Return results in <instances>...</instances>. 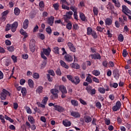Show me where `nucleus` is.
I'll list each match as a JSON object with an SVG mask.
<instances>
[{"mask_svg": "<svg viewBox=\"0 0 131 131\" xmlns=\"http://www.w3.org/2000/svg\"><path fill=\"white\" fill-rule=\"evenodd\" d=\"M67 77L70 81H71L74 84H78L80 82V79L78 76H75L74 78L71 75H68Z\"/></svg>", "mask_w": 131, "mask_h": 131, "instance_id": "nucleus-1", "label": "nucleus"}, {"mask_svg": "<svg viewBox=\"0 0 131 131\" xmlns=\"http://www.w3.org/2000/svg\"><path fill=\"white\" fill-rule=\"evenodd\" d=\"M58 85L55 86V89H51L50 92L52 94V99H58V94H59V90H58Z\"/></svg>", "mask_w": 131, "mask_h": 131, "instance_id": "nucleus-2", "label": "nucleus"}, {"mask_svg": "<svg viewBox=\"0 0 131 131\" xmlns=\"http://www.w3.org/2000/svg\"><path fill=\"white\" fill-rule=\"evenodd\" d=\"M0 95L1 96V100H3V101H5V100L7 99V96H9V97H10V96H11V93H10L9 91L3 89L2 93Z\"/></svg>", "mask_w": 131, "mask_h": 131, "instance_id": "nucleus-3", "label": "nucleus"}, {"mask_svg": "<svg viewBox=\"0 0 131 131\" xmlns=\"http://www.w3.org/2000/svg\"><path fill=\"white\" fill-rule=\"evenodd\" d=\"M122 11L124 13V14H125L127 16H128V14H129V15H131V11L128 9V8H127V7H126V6L123 5L122 6Z\"/></svg>", "mask_w": 131, "mask_h": 131, "instance_id": "nucleus-4", "label": "nucleus"}, {"mask_svg": "<svg viewBox=\"0 0 131 131\" xmlns=\"http://www.w3.org/2000/svg\"><path fill=\"white\" fill-rule=\"evenodd\" d=\"M30 49L32 53L35 51V41L34 39H31L30 41Z\"/></svg>", "mask_w": 131, "mask_h": 131, "instance_id": "nucleus-5", "label": "nucleus"}, {"mask_svg": "<svg viewBox=\"0 0 131 131\" xmlns=\"http://www.w3.org/2000/svg\"><path fill=\"white\" fill-rule=\"evenodd\" d=\"M120 107H121V102H120L119 101H118L116 102V105L113 106V111H117L118 110H119V109H120Z\"/></svg>", "mask_w": 131, "mask_h": 131, "instance_id": "nucleus-6", "label": "nucleus"}, {"mask_svg": "<svg viewBox=\"0 0 131 131\" xmlns=\"http://www.w3.org/2000/svg\"><path fill=\"white\" fill-rule=\"evenodd\" d=\"M67 45L71 52H73V53L76 52V48H75V47H74V45L71 42H68Z\"/></svg>", "mask_w": 131, "mask_h": 131, "instance_id": "nucleus-7", "label": "nucleus"}, {"mask_svg": "<svg viewBox=\"0 0 131 131\" xmlns=\"http://www.w3.org/2000/svg\"><path fill=\"white\" fill-rule=\"evenodd\" d=\"M73 15V12L72 11H69L67 12L66 14V17L64 18V21L66 22H68V19H71L72 16Z\"/></svg>", "mask_w": 131, "mask_h": 131, "instance_id": "nucleus-8", "label": "nucleus"}, {"mask_svg": "<svg viewBox=\"0 0 131 131\" xmlns=\"http://www.w3.org/2000/svg\"><path fill=\"white\" fill-rule=\"evenodd\" d=\"M10 27L11 28V31L15 32V31L17 30V27H18V22L15 21L13 23V24L10 26Z\"/></svg>", "mask_w": 131, "mask_h": 131, "instance_id": "nucleus-9", "label": "nucleus"}, {"mask_svg": "<svg viewBox=\"0 0 131 131\" xmlns=\"http://www.w3.org/2000/svg\"><path fill=\"white\" fill-rule=\"evenodd\" d=\"M71 115H72V116L75 118H80V116H81L79 112L74 111H73L71 113Z\"/></svg>", "mask_w": 131, "mask_h": 131, "instance_id": "nucleus-10", "label": "nucleus"}, {"mask_svg": "<svg viewBox=\"0 0 131 131\" xmlns=\"http://www.w3.org/2000/svg\"><path fill=\"white\" fill-rule=\"evenodd\" d=\"M59 89V91L61 92L62 94H67V89H66V87L63 85H60V86H58Z\"/></svg>", "mask_w": 131, "mask_h": 131, "instance_id": "nucleus-11", "label": "nucleus"}, {"mask_svg": "<svg viewBox=\"0 0 131 131\" xmlns=\"http://www.w3.org/2000/svg\"><path fill=\"white\" fill-rule=\"evenodd\" d=\"M47 22L50 26H53V24H54V16H50L49 17H48L47 18Z\"/></svg>", "mask_w": 131, "mask_h": 131, "instance_id": "nucleus-12", "label": "nucleus"}, {"mask_svg": "<svg viewBox=\"0 0 131 131\" xmlns=\"http://www.w3.org/2000/svg\"><path fill=\"white\" fill-rule=\"evenodd\" d=\"M92 120V117L90 116H85L83 117V121L84 122H86V123H90Z\"/></svg>", "mask_w": 131, "mask_h": 131, "instance_id": "nucleus-13", "label": "nucleus"}, {"mask_svg": "<svg viewBox=\"0 0 131 131\" xmlns=\"http://www.w3.org/2000/svg\"><path fill=\"white\" fill-rule=\"evenodd\" d=\"M64 59L67 62H72L73 61V57L69 54H67L64 56Z\"/></svg>", "mask_w": 131, "mask_h": 131, "instance_id": "nucleus-14", "label": "nucleus"}, {"mask_svg": "<svg viewBox=\"0 0 131 131\" xmlns=\"http://www.w3.org/2000/svg\"><path fill=\"white\" fill-rule=\"evenodd\" d=\"M90 57L92 58V59L100 60L101 59V55L99 54H91Z\"/></svg>", "mask_w": 131, "mask_h": 131, "instance_id": "nucleus-15", "label": "nucleus"}, {"mask_svg": "<svg viewBox=\"0 0 131 131\" xmlns=\"http://www.w3.org/2000/svg\"><path fill=\"white\" fill-rule=\"evenodd\" d=\"M51 50L50 48H48V49H43V54H45L46 56H49L50 54H51Z\"/></svg>", "mask_w": 131, "mask_h": 131, "instance_id": "nucleus-16", "label": "nucleus"}, {"mask_svg": "<svg viewBox=\"0 0 131 131\" xmlns=\"http://www.w3.org/2000/svg\"><path fill=\"white\" fill-rule=\"evenodd\" d=\"M54 108H55V110H56V111H58V112H63V111H64V108L60 105H54Z\"/></svg>", "mask_w": 131, "mask_h": 131, "instance_id": "nucleus-17", "label": "nucleus"}, {"mask_svg": "<svg viewBox=\"0 0 131 131\" xmlns=\"http://www.w3.org/2000/svg\"><path fill=\"white\" fill-rule=\"evenodd\" d=\"M20 34L24 36V39L27 38L28 37V34L25 32L23 29H21L19 31Z\"/></svg>", "mask_w": 131, "mask_h": 131, "instance_id": "nucleus-18", "label": "nucleus"}, {"mask_svg": "<svg viewBox=\"0 0 131 131\" xmlns=\"http://www.w3.org/2000/svg\"><path fill=\"white\" fill-rule=\"evenodd\" d=\"M79 16L82 21H83L84 22H86V21H87L86 17L85 16V15H84V14L83 13L80 12Z\"/></svg>", "mask_w": 131, "mask_h": 131, "instance_id": "nucleus-19", "label": "nucleus"}, {"mask_svg": "<svg viewBox=\"0 0 131 131\" xmlns=\"http://www.w3.org/2000/svg\"><path fill=\"white\" fill-rule=\"evenodd\" d=\"M28 24H29V21L28 19H25L23 23V28L24 29H27L28 27Z\"/></svg>", "mask_w": 131, "mask_h": 131, "instance_id": "nucleus-20", "label": "nucleus"}, {"mask_svg": "<svg viewBox=\"0 0 131 131\" xmlns=\"http://www.w3.org/2000/svg\"><path fill=\"white\" fill-rule=\"evenodd\" d=\"M28 119L31 124H34V123H35V120H34V118H33V117L32 116H28Z\"/></svg>", "mask_w": 131, "mask_h": 131, "instance_id": "nucleus-21", "label": "nucleus"}, {"mask_svg": "<svg viewBox=\"0 0 131 131\" xmlns=\"http://www.w3.org/2000/svg\"><path fill=\"white\" fill-rule=\"evenodd\" d=\"M28 84L31 88V89H33L34 82H33V80L31 79H29L28 81Z\"/></svg>", "mask_w": 131, "mask_h": 131, "instance_id": "nucleus-22", "label": "nucleus"}, {"mask_svg": "<svg viewBox=\"0 0 131 131\" xmlns=\"http://www.w3.org/2000/svg\"><path fill=\"white\" fill-rule=\"evenodd\" d=\"M59 63L61 66H62V67H64L66 69H68L69 68V66H68L64 61L60 60Z\"/></svg>", "mask_w": 131, "mask_h": 131, "instance_id": "nucleus-23", "label": "nucleus"}, {"mask_svg": "<svg viewBox=\"0 0 131 131\" xmlns=\"http://www.w3.org/2000/svg\"><path fill=\"white\" fill-rule=\"evenodd\" d=\"M92 77H93L92 76V75L89 74L88 76L86 77V81H87V82H89V83H92V82H93V80H92Z\"/></svg>", "mask_w": 131, "mask_h": 131, "instance_id": "nucleus-24", "label": "nucleus"}, {"mask_svg": "<svg viewBox=\"0 0 131 131\" xmlns=\"http://www.w3.org/2000/svg\"><path fill=\"white\" fill-rule=\"evenodd\" d=\"M70 66L72 68H74V69H79L80 67L79 65L76 63H73L70 64Z\"/></svg>", "mask_w": 131, "mask_h": 131, "instance_id": "nucleus-25", "label": "nucleus"}, {"mask_svg": "<svg viewBox=\"0 0 131 131\" xmlns=\"http://www.w3.org/2000/svg\"><path fill=\"white\" fill-rule=\"evenodd\" d=\"M62 123L64 126L67 127L70 126L71 125V122L68 120L63 121Z\"/></svg>", "mask_w": 131, "mask_h": 131, "instance_id": "nucleus-26", "label": "nucleus"}, {"mask_svg": "<svg viewBox=\"0 0 131 131\" xmlns=\"http://www.w3.org/2000/svg\"><path fill=\"white\" fill-rule=\"evenodd\" d=\"M105 24L110 26L112 24V19L110 18H107L105 20Z\"/></svg>", "mask_w": 131, "mask_h": 131, "instance_id": "nucleus-27", "label": "nucleus"}, {"mask_svg": "<svg viewBox=\"0 0 131 131\" xmlns=\"http://www.w3.org/2000/svg\"><path fill=\"white\" fill-rule=\"evenodd\" d=\"M92 74L93 75H95V76H99L101 74V73L100 71L97 70H94V71H92Z\"/></svg>", "mask_w": 131, "mask_h": 131, "instance_id": "nucleus-28", "label": "nucleus"}, {"mask_svg": "<svg viewBox=\"0 0 131 131\" xmlns=\"http://www.w3.org/2000/svg\"><path fill=\"white\" fill-rule=\"evenodd\" d=\"M98 91L100 94H105L106 93V90H105V88L99 87L98 89Z\"/></svg>", "mask_w": 131, "mask_h": 131, "instance_id": "nucleus-29", "label": "nucleus"}, {"mask_svg": "<svg viewBox=\"0 0 131 131\" xmlns=\"http://www.w3.org/2000/svg\"><path fill=\"white\" fill-rule=\"evenodd\" d=\"M87 35H92V33L94 31H93V29L91 27L87 28Z\"/></svg>", "mask_w": 131, "mask_h": 131, "instance_id": "nucleus-30", "label": "nucleus"}, {"mask_svg": "<svg viewBox=\"0 0 131 131\" xmlns=\"http://www.w3.org/2000/svg\"><path fill=\"white\" fill-rule=\"evenodd\" d=\"M42 90H43V88H42V86H39L37 88L36 92L38 94H40V93H42Z\"/></svg>", "mask_w": 131, "mask_h": 131, "instance_id": "nucleus-31", "label": "nucleus"}, {"mask_svg": "<svg viewBox=\"0 0 131 131\" xmlns=\"http://www.w3.org/2000/svg\"><path fill=\"white\" fill-rule=\"evenodd\" d=\"M113 3H114V4H115V5L116 7H117V8H120V6H121V5L120 4V3H119V2L117 1L116 0H112Z\"/></svg>", "mask_w": 131, "mask_h": 131, "instance_id": "nucleus-32", "label": "nucleus"}, {"mask_svg": "<svg viewBox=\"0 0 131 131\" xmlns=\"http://www.w3.org/2000/svg\"><path fill=\"white\" fill-rule=\"evenodd\" d=\"M21 93L24 97H25L27 94V90L25 88H23Z\"/></svg>", "mask_w": 131, "mask_h": 131, "instance_id": "nucleus-33", "label": "nucleus"}, {"mask_svg": "<svg viewBox=\"0 0 131 131\" xmlns=\"http://www.w3.org/2000/svg\"><path fill=\"white\" fill-rule=\"evenodd\" d=\"M71 102L73 106H78V101H77V100L72 99L71 100Z\"/></svg>", "mask_w": 131, "mask_h": 131, "instance_id": "nucleus-34", "label": "nucleus"}, {"mask_svg": "<svg viewBox=\"0 0 131 131\" xmlns=\"http://www.w3.org/2000/svg\"><path fill=\"white\" fill-rule=\"evenodd\" d=\"M66 27L68 30H71L72 29V23L71 21H69L66 26Z\"/></svg>", "mask_w": 131, "mask_h": 131, "instance_id": "nucleus-35", "label": "nucleus"}, {"mask_svg": "<svg viewBox=\"0 0 131 131\" xmlns=\"http://www.w3.org/2000/svg\"><path fill=\"white\" fill-rule=\"evenodd\" d=\"M53 7L54 9V10H55V11H58V10H59V3H55L53 4Z\"/></svg>", "mask_w": 131, "mask_h": 131, "instance_id": "nucleus-36", "label": "nucleus"}, {"mask_svg": "<svg viewBox=\"0 0 131 131\" xmlns=\"http://www.w3.org/2000/svg\"><path fill=\"white\" fill-rule=\"evenodd\" d=\"M93 12L94 15H96V16H98V14H99V9H98L96 7L93 8Z\"/></svg>", "mask_w": 131, "mask_h": 131, "instance_id": "nucleus-37", "label": "nucleus"}, {"mask_svg": "<svg viewBox=\"0 0 131 131\" xmlns=\"http://www.w3.org/2000/svg\"><path fill=\"white\" fill-rule=\"evenodd\" d=\"M118 39L119 41H121V42L123 41V40L124 39V38L123 37V35L121 34L119 35V36L118 37Z\"/></svg>", "mask_w": 131, "mask_h": 131, "instance_id": "nucleus-38", "label": "nucleus"}, {"mask_svg": "<svg viewBox=\"0 0 131 131\" xmlns=\"http://www.w3.org/2000/svg\"><path fill=\"white\" fill-rule=\"evenodd\" d=\"M14 14L16 16H18V15H19V14H20V9H19V8L16 7L14 9Z\"/></svg>", "mask_w": 131, "mask_h": 131, "instance_id": "nucleus-39", "label": "nucleus"}, {"mask_svg": "<svg viewBox=\"0 0 131 131\" xmlns=\"http://www.w3.org/2000/svg\"><path fill=\"white\" fill-rule=\"evenodd\" d=\"M11 59L12 60H13V61L14 62V63H17V61L18 60V58L17 57V56L15 55H12Z\"/></svg>", "mask_w": 131, "mask_h": 131, "instance_id": "nucleus-40", "label": "nucleus"}, {"mask_svg": "<svg viewBox=\"0 0 131 131\" xmlns=\"http://www.w3.org/2000/svg\"><path fill=\"white\" fill-rule=\"evenodd\" d=\"M59 49L58 47H54L53 48V52L55 53V54H57L59 55L60 53H59Z\"/></svg>", "mask_w": 131, "mask_h": 131, "instance_id": "nucleus-41", "label": "nucleus"}, {"mask_svg": "<svg viewBox=\"0 0 131 131\" xmlns=\"http://www.w3.org/2000/svg\"><path fill=\"white\" fill-rule=\"evenodd\" d=\"M91 35L93 36V38H98V35H97V33L95 31L92 32Z\"/></svg>", "mask_w": 131, "mask_h": 131, "instance_id": "nucleus-42", "label": "nucleus"}, {"mask_svg": "<svg viewBox=\"0 0 131 131\" xmlns=\"http://www.w3.org/2000/svg\"><path fill=\"white\" fill-rule=\"evenodd\" d=\"M33 77L35 79H38L39 78V74L37 73H35L33 74Z\"/></svg>", "mask_w": 131, "mask_h": 131, "instance_id": "nucleus-43", "label": "nucleus"}, {"mask_svg": "<svg viewBox=\"0 0 131 131\" xmlns=\"http://www.w3.org/2000/svg\"><path fill=\"white\" fill-rule=\"evenodd\" d=\"M9 13H10V10H6L2 13V16H4L6 17L7 15H8Z\"/></svg>", "mask_w": 131, "mask_h": 131, "instance_id": "nucleus-44", "label": "nucleus"}, {"mask_svg": "<svg viewBox=\"0 0 131 131\" xmlns=\"http://www.w3.org/2000/svg\"><path fill=\"white\" fill-rule=\"evenodd\" d=\"M110 85L111 88H114L115 89H116L117 86H118V84L117 83H114L113 84L110 83Z\"/></svg>", "mask_w": 131, "mask_h": 131, "instance_id": "nucleus-45", "label": "nucleus"}, {"mask_svg": "<svg viewBox=\"0 0 131 131\" xmlns=\"http://www.w3.org/2000/svg\"><path fill=\"white\" fill-rule=\"evenodd\" d=\"M71 10L74 12V13H77V8L74 6H71L70 7Z\"/></svg>", "mask_w": 131, "mask_h": 131, "instance_id": "nucleus-46", "label": "nucleus"}, {"mask_svg": "<svg viewBox=\"0 0 131 131\" xmlns=\"http://www.w3.org/2000/svg\"><path fill=\"white\" fill-rule=\"evenodd\" d=\"M60 3L61 5H67V6H69V3L66 0H61Z\"/></svg>", "mask_w": 131, "mask_h": 131, "instance_id": "nucleus-47", "label": "nucleus"}, {"mask_svg": "<svg viewBox=\"0 0 131 131\" xmlns=\"http://www.w3.org/2000/svg\"><path fill=\"white\" fill-rule=\"evenodd\" d=\"M46 32H48L49 34H52V28H51V27H48L46 28Z\"/></svg>", "mask_w": 131, "mask_h": 131, "instance_id": "nucleus-48", "label": "nucleus"}, {"mask_svg": "<svg viewBox=\"0 0 131 131\" xmlns=\"http://www.w3.org/2000/svg\"><path fill=\"white\" fill-rule=\"evenodd\" d=\"M40 120H41L42 122H44V123H46V122H47V119H46V117L45 116H41L40 118Z\"/></svg>", "mask_w": 131, "mask_h": 131, "instance_id": "nucleus-49", "label": "nucleus"}, {"mask_svg": "<svg viewBox=\"0 0 131 131\" xmlns=\"http://www.w3.org/2000/svg\"><path fill=\"white\" fill-rule=\"evenodd\" d=\"M48 73H49V75H51L52 76H55V72L53 71V70H50L48 71Z\"/></svg>", "mask_w": 131, "mask_h": 131, "instance_id": "nucleus-50", "label": "nucleus"}, {"mask_svg": "<svg viewBox=\"0 0 131 131\" xmlns=\"http://www.w3.org/2000/svg\"><path fill=\"white\" fill-rule=\"evenodd\" d=\"M26 110L27 113L28 114H31V113H32V112L31 111V109H30V107L27 106L26 107Z\"/></svg>", "mask_w": 131, "mask_h": 131, "instance_id": "nucleus-51", "label": "nucleus"}, {"mask_svg": "<svg viewBox=\"0 0 131 131\" xmlns=\"http://www.w3.org/2000/svg\"><path fill=\"white\" fill-rule=\"evenodd\" d=\"M7 50L9 51V52H13V51L15 50V48L13 46H10L7 47Z\"/></svg>", "mask_w": 131, "mask_h": 131, "instance_id": "nucleus-52", "label": "nucleus"}, {"mask_svg": "<svg viewBox=\"0 0 131 131\" xmlns=\"http://www.w3.org/2000/svg\"><path fill=\"white\" fill-rule=\"evenodd\" d=\"M38 37L40 39L43 40L45 39V35L41 33H39L38 35Z\"/></svg>", "mask_w": 131, "mask_h": 131, "instance_id": "nucleus-53", "label": "nucleus"}, {"mask_svg": "<svg viewBox=\"0 0 131 131\" xmlns=\"http://www.w3.org/2000/svg\"><path fill=\"white\" fill-rule=\"evenodd\" d=\"M93 81H94V82H96V83H100V80L96 77L93 78Z\"/></svg>", "mask_w": 131, "mask_h": 131, "instance_id": "nucleus-54", "label": "nucleus"}, {"mask_svg": "<svg viewBox=\"0 0 131 131\" xmlns=\"http://www.w3.org/2000/svg\"><path fill=\"white\" fill-rule=\"evenodd\" d=\"M79 7H80V8H82L83 7H85V4H84V1L80 2Z\"/></svg>", "mask_w": 131, "mask_h": 131, "instance_id": "nucleus-55", "label": "nucleus"}, {"mask_svg": "<svg viewBox=\"0 0 131 131\" xmlns=\"http://www.w3.org/2000/svg\"><path fill=\"white\" fill-rule=\"evenodd\" d=\"M96 106L98 109H101V108L102 107V104H101V103L100 102H96Z\"/></svg>", "mask_w": 131, "mask_h": 131, "instance_id": "nucleus-56", "label": "nucleus"}, {"mask_svg": "<svg viewBox=\"0 0 131 131\" xmlns=\"http://www.w3.org/2000/svg\"><path fill=\"white\" fill-rule=\"evenodd\" d=\"M79 101H80V102L81 103V104H82V105H87L88 104L86 102H85V101L83 100L81 98H80Z\"/></svg>", "mask_w": 131, "mask_h": 131, "instance_id": "nucleus-57", "label": "nucleus"}, {"mask_svg": "<svg viewBox=\"0 0 131 131\" xmlns=\"http://www.w3.org/2000/svg\"><path fill=\"white\" fill-rule=\"evenodd\" d=\"M25 82H26V80L25 79H21L20 80L19 83L21 85H24Z\"/></svg>", "mask_w": 131, "mask_h": 131, "instance_id": "nucleus-58", "label": "nucleus"}, {"mask_svg": "<svg viewBox=\"0 0 131 131\" xmlns=\"http://www.w3.org/2000/svg\"><path fill=\"white\" fill-rule=\"evenodd\" d=\"M92 87L91 86H88L86 88V90L88 92V93H89V94L91 93V91H92Z\"/></svg>", "mask_w": 131, "mask_h": 131, "instance_id": "nucleus-59", "label": "nucleus"}, {"mask_svg": "<svg viewBox=\"0 0 131 131\" xmlns=\"http://www.w3.org/2000/svg\"><path fill=\"white\" fill-rule=\"evenodd\" d=\"M96 29H97V31H99L100 32H102L103 31V30H104V28H102V27H101L100 26H98L96 28Z\"/></svg>", "mask_w": 131, "mask_h": 131, "instance_id": "nucleus-60", "label": "nucleus"}, {"mask_svg": "<svg viewBox=\"0 0 131 131\" xmlns=\"http://www.w3.org/2000/svg\"><path fill=\"white\" fill-rule=\"evenodd\" d=\"M128 54V53H127V52L126 51V50L124 49L123 51V56H124V57H126V56H127V55Z\"/></svg>", "mask_w": 131, "mask_h": 131, "instance_id": "nucleus-61", "label": "nucleus"}, {"mask_svg": "<svg viewBox=\"0 0 131 131\" xmlns=\"http://www.w3.org/2000/svg\"><path fill=\"white\" fill-rule=\"evenodd\" d=\"M22 58L23 59H25V60H27V59H28V55H27V54H23L22 55Z\"/></svg>", "mask_w": 131, "mask_h": 131, "instance_id": "nucleus-62", "label": "nucleus"}, {"mask_svg": "<svg viewBox=\"0 0 131 131\" xmlns=\"http://www.w3.org/2000/svg\"><path fill=\"white\" fill-rule=\"evenodd\" d=\"M48 100L49 98H48V97H45L42 100L43 104H47V102H48Z\"/></svg>", "mask_w": 131, "mask_h": 131, "instance_id": "nucleus-63", "label": "nucleus"}, {"mask_svg": "<svg viewBox=\"0 0 131 131\" xmlns=\"http://www.w3.org/2000/svg\"><path fill=\"white\" fill-rule=\"evenodd\" d=\"M74 18L77 21H78V16L77 15V12L74 13Z\"/></svg>", "mask_w": 131, "mask_h": 131, "instance_id": "nucleus-64", "label": "nucleus"}]
</instances>
